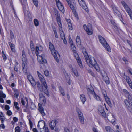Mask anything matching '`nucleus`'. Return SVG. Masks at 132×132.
Here are the masks:
<instances>
[{"label":"nucleus","mask_w":132,"mask_h":132,"mask_svg":"<svg viewBox=\"0 0 132 132\" xmlns=\"http://www.w3.org/2000/svg\"><path fill=\"white\" fill-rule=\"evenodd\" d=\"M98 37L100 43L103 46L104 48L108 51L110 52L111 49L105 39L100 35H98Z\"/></svg>","instance_id":"nucleus-3"},{"label":"nucleus","mask_w":132,"mask_h":132,"mask_svg":"<svg viewBox=\"0 0 132 132\" xmlns=\"http://www.w3.org/2000/svg\"><path fill=\"white\" fill-rule=\"evenodd\" d=\"M73 52L74 53V56L76 59L78 64L81 68H82L83 66L82 64V62L80 59L79 57V56L78 54L76 52V51L75 52Z\"/></svg>","instance_id":"nucleus-7"},{"label":"nucleus","mask_w":132,"mask_h":132,"mask_svg":"<svg viewBox=\"0 0 132 132\" xmlns=\"http://www.w3.org/2000/svg\"><path fill=\"white\" fill-rule=\"evenodd\" d=\"M57 121L55 120H53L50 122V126L52 130H53L54 129L56 124H57Z\"/></svg>","instance_id":"nucleus-9"},{"label":"nucleus","mask_w":132,"mask_h":132,"mask_svg":"<svg viewBox=\"0 0 132 132\" xmlns=\"http://www.w3.org/2000/svg\"><path fill=\"white\" fill-rule=\"evenodd\" d=\"M75 1L73 2L74 5H73L71 2L69 3L68 4L70 8L72 10L73 13L75 14V16L76 17L77 16V14L76 12V10L75 9L76 7L75 5Z\"/></svg>","instance_id":"nucleus-8"},{"label":"nucleus","mask_w":132,"mask_h":132,"mask_svg":"<svg viewBox=\"0 0 132 132\" xmlns=\"http://www.w3.org/2000/svg\"><path fill=\"white\" fill-rule=\"evenodd\" d=\"M37 73L38 75V76L39 79L41 82L42 84L43 85L44 87V90L43 92L46 94L47 96H49L50 95L49 94L48 91L47 90V86L46 82H45V80L44 79V77L43 76L38 72L37 71Z\"/></svg>","instance_id":"nucleus-2"},{"label":"nucleus","mask_w":132,"mask_h":132,"mask_svg":"<svg viewBox=\"0 0 132 132\" xmlns=\"http://www.w3.org/2000/svg\"><path fill=\"white\" fill-rule=\"evenodd\" d=\"M79 118L81 123L83 124L84 122L83 116L82 117H79Z\"/></svg>","instance_id":"nucleus-39"},{"label":"nucleus","mask_w":132,"mask_h":132,"mask_svg":"<svg viewBox=\"0 0 132 132\" xmlns=\"http://www.w3.org/2000/svg\"><path fill=\"white\" fill-rule=\"evenodd\" d=\"M87 29L86 30V32L89 35H91L92 34V25L89 23L88 24L87 27Z\"/></svg>","instance_id":"nucleus-13"},{"label":"nucleus","mask_w":132,"mask_h":132,"mask_svg":"<svg viewBox=\"0 0 132 132\" xmlns=\"http://www.w3.org/2000/svg\"><path fill=\"white\" fill-rule=\"evenodd\" d=\"M58 9L60 10L62 12H63L64 11V8L63 5H62L58 7Z\"/></svg>","instance_id":"nucleus-36"},{"label":"nucleus","mask_w":132,"mask_h":132,"mask_svg":"<svg viewBox=\"0 0 132 132\" xmlns=\"http://www.w3.org/2000/svg\"><path fill=\"white\" fill-rule=\"evenodd\" d=\"M55 14L56 16V20L59 26L60 27H62L60 19V14L57 10H54Z\"/></svg>","instance_id":"nucleus-6"},{"label":"nucleus","mask_w":132,"mask_h":132,"mask_svg":"<svg viewBox=\"0 0 132 132\" xmlns=\"http://www.w3.org/2000/svg\"><path fill=\"white\" fill-rule=\"evenodd\" d=\"M7 114L9 116H11L12 114V113L10 110H8L7 111Z\"/></svg>","instance_id":"nucleus-50"},{"label":"nucleus","mask_w":132,"mask_h":132,"mask_svg":"<svg viewBox=\"0 0 132 132\" xmlns=\"http://www.w3.org/2000/svg\"><path fill=\"white\" fill-rule=\"evenodd\" d=\"M77 111L78 114L82 113L81 111L80 110V109L78 108H77Z\"/></svg>","instance_id":"nucleus-54"},{"label":"nucleus","mask_w":132,"mask_h":132,"mask_svg":"<svg viewBox=\"0 0 132 132\" xmlns=\"http://www.w3.org/2000/svg\"><path fill=\"white\" fill-rule=\"evenodd\" d=\"M9 44L11 48L12 51L13 52H15V45L10 42L9 43Z\"/></svg>","instance_id":"nucleus-22"},{"label":"nucleus","mask_w":132,"mask_h":132,"mask_svg":"<svg viewBox=\"0 0 132 132\" xmlns=\"http://www.w3.org/2000/svg\"><path fill=\"white\" fill-rule=\"evenodd\" d=\"M98 110L103 116L104 117L106 116V113L104 111V109L103 107L101 106H99L98 107Z\"/></svg>","instance_id":"nucleus-10"},{"label":"nucleus","mask_w":132,"mask_h":132,"mask_svg":"<svg viewBox=\"0 0 132 132\" xmlns=\"http://www.w3.org/2000/svg\"><path fill=\"white\" fill-rule=\"evenodd\" d=\"M103 95L107 103L110 106H112V104L110 102V98L108 96H107L106 95V94L105 93L104 94H103Z\"/></svg>","instance_id":"nucleus-18"},{"label":"nucleus","mask_w":132,"mask_h":132,"mask_svg":"<svg viewBox=\"0 0 132 132\" xmlns=\"http://www.w3.org/2000/svg\"><path fill=\"white\" fill-rule=\"evenodd\" d=\"M21 102L22 104L24 105H25V101L23 98L21 99Z\"/></svg>","instance_id":"nucleus-64"},{"label":"nucleus","mask_w":132,"mask_h":132,"mask_svg":"<svg viewBox=\"0 0 132 132\" xmlns=\"http://www.w3.org/2000/svg\"><path fill=\"white\" fill-rule=\"evenodd\" d=\"M127 97L128 101L127 100H125L124 102L126 104L128 109L130 112H132V108L131 107V105H132V97L129 94V95L126 96Z\"/></svg>","instance_id":"nucleus-4"},{"label":"nucleus","mask_w":132,"mask_h":132,"mask_svg":"<svg viewBox=\"0 0 132 132\" xmlns=\"http://www.w3.org/2000/svg\"><path fill=\"white\" fill-rule=\"evenodd\" d=\"M105 128L107 132H114V130L109 126H106Z\"/></svg>","instance_id":"nucleus-25"},{"label":"nucleus","mask_w":132,"mask_h":132,"mask_svg":"<svg viewBox=\"0 0 132 132\" xmlns=\"http://www.w3.org/2000/svg\"><path fill=\"white\" fill-rule=\"evenodd\" d=\"M10 36L11 39H13L14 38V36L12 32L11 31L10 32Z\"/></svg>","instance_id":"nucleus-53"},{"label":"nucleus","mask_w":132,"mask_h":132,"mask_svg":"<svg viewBox=\"0 0 132 132\" xmlns=\"http://www.w3.org/2000/svg\"><path fill=\"white\" fill-rule=\"evenodd\" d=\"M124 8L126 11L127 12L128 14H130V13L132 12L130 8L128 7L127 5H126V6L124 7Z\"/></svg>","instance_id":"nucleus-27"},{"label":"nucleus","mask_w":132,"mask_h":132,"mask_svg":"<svg viewBox=\"0 0 132 132\" xmlns=\"http://www.w3.org/2000/svg\"><path fill=\"white\" fill-rule=\"evenodd\" d=\"M80 98L81 101L83 103V104H84L85 102L86 101V98L85 96L83 94H81L80 95Z\"/></svg>","instance_id":"nucleus-24"},{"label":"nucleus","mask_w":132,"mask_h":132,"mask_svg":"<svg viewBox=\"0 0 132 132\" xmlns=\"http://www.w3.org/2000/svg\"><path fill=\"white\" fill-rule=\"evenodd\" d=\"M0 120L1 121V122L2 123H3L4 122V120H5V118L4 117H1L0 118Z\"/></svg>","instance_id":"nucleus-56"},{"label":"nucleus","mask_w":132,"mask_h":132,"mask_svg":"<svg viewBox=\"0 0 132 132\" xmlns=\"http://www.w3.org/2000/svg\"><path fill=\"white\" fill-rule=\"evenodd\" d=\"M62 27L59 29L60 33V35L62 39H64L65 38V36L64 33L63 31L62 30L61 28Z\"/></svg>","instance_id":"nucleus-23"},{"label":"nucleus","mask_w":132,"mask_h":132,"mask_svg":"<svg viewBox=\"0 0 132 132\" xmlns=\"http://www.w3.org/2000/svg\"><path fill=\"white\" fill-rule=\"evenodd\" d=\"M80 4V6L83 8L87 12L88 11V9L87 8V6L85 4V2L84 0V2H82V3L81 2Z\"/></svg>","instance_id":"nucleus-19"},{"label":"nucleus","mask_w":132,"mask_h":132,"mask_svg":"<svg viewBox=\"0 0 132 132\" xmlns=\"http://www.w3.org/2000/svg\"><path fill=\"white\" fill-rule=\"evenodd\" d=\"M102 77H103V80L106 82L107 84H108L109 83V81L108 80V77L106 76V77H105L106 78H105V75H102Z\"/></svg>","instance_id":"nucleus-28"},{"label":"nucleus","mask_w":132,"mask_h":132,"mask_svg":"<svg viewBox=\"0 0 132 132\" xmlns=\"http://www.w3.org/2000/svg\"><path fill=\"white\" fill-rule=\"evenodd\" d=\"M22 68L23 72L24 73H27V63H22Z\"/></svg>","instance_id":"nucleus-20"},{"label":"nucleus","mask_w":132,"mask_h":132,"mask_svg":"<svg viewBox=\"0 0 132 132\" xmlns=\"http://www.w3.org/2000/svg\"><path fill=\"white\" fill-rule=\"evenodd\" d=\"M10 108V107L8 105H6L5 106V109L6 110H8Z\"/></svg>","instance_id":"nucleus-58"},{"label":"nucleus","mask_w":132,"mask_h":132,"mask_svg":"<svg viewBox=\"0 0 132 132\" xmlns=\"http://www.w3.org/2000/svg\"><path fill=\"white\" fill-rule=\"evenodd\" d=\"M83 54L86 62L89 65L94 66V67L98 71H100V68L97 64L95 60L93 57H92L91 56L88 55L86 51V50L83 48L82 50Z\"/></svg>","instance_id":"nucleus-1"},{"label":"nucleus","mask_w":132,"mask_h":132,"mask_svg":"<svg viewBox=\"0 0 132 132\" xmlns=\"http://www.w3.org/2000/svg\"><path fill=\"white\" fill-rule=\"evenodd\" d=\"M71 70L72 72L73 73L75 76H76L77 77L78 76L77 70L76 69L72 68L71 69Z\"/></svg>","instance_id":"nucleus-26"},{"label":"nucleus","mask_w":132,"mask_h":132,"mask_svg":"<svg viewBox=\"0 0 132 132\" xmlns=\"http://www.w3.org/2000/svg\"><path fill=\"white\" fill-rule=\"evenodd\" d=\"M3 53V57L4 60H5L7 58L6 57V56L5 54H4V52L3 51H2Z\"/></svg>","instance_id":"nucleus-49"},{"label":"nucleus","mask_w":132,"mask_h":132,"mask_svg":"<svg viewBox=\"0 0 132 132\" xmlns=\"http://www.w3.org/2000/svg\"><path fill=\"white\" fill-rule=\"evenodd\" d=\"M22 59L23 62L22 63H27V59L26 57L22 58Z\"/></svg>","instance_id":"nucleus-45"},{"label":"nucleus","mask_w":132,"mask_h":132,"mask_svg":"<svg viewBox=\"0 0 132 132\" xmlns=\"http://www.w3.org/2000/svg\"><path fill=\"white\" fill-rule=\"evenodd\" d=\"M40 100L41 101H42L43 102L45 103L46 102V99L45 97H43L41 98L40 99Z\"/></svg>","instance_id":"nucleus-51"},{"label":"nucleus","mask_w":132,"mask_h":132,"mask_svg":"<svg viewBox=\"0 0 132 132\" xmlns=\"http://www.w3.org/2000/svg\"><path fill=\"white\" fill-rule=\"evenodd\" d=\"M15 132H20V127L18 126L16 127L15 129Z\"/></svg>","instance_id":"nucleus-41"},{"label":"nucleus","mask_w":132,"mask_h":132,"mask_svg":"<svg viewBox=\"0 0 132 132\" xmlns=\"http://www.w3.org/2000/svg\"><path fill=\"white\" fill-rule=\"evenodd\" d=\"M68 24L69 29L70 30H72L73 29V28L72 27V25L71 23H68Z\"/></svg>","instance_id":"nucleus-43"},{"label":"nucleus","mask_w":132,"mask_h":132,"mask_svg":"<svg viewBox=\"0 0 132 132\" xmlns=\"http://www.w3.org/2000/svg\"><path fill=\"white\" fill-rule=\"evenodd\" d=\"M94 96V98L96 99L98 101H100V99L99 97L97 95H96L95 93L94 95H93Z\"/></svg>","instance_id":"nucleus-33"},{"label":"nucleus","mask_w":132,"mask_h":132,"mask_svg":"<svg viewBox=\"0 0 132 132\" xmlns=\"http://www.w3.org/2000/svg\"><path fill=\"white\" fill-rule=\"evenodd\" d=\"M121 3L124 7L126 6V5H127L126 3L123 1H121Z\"/></svg>","instance_id":"nucleus-57"},{"label":"nucleus","mask_w":132,"mask_h":132,"mask_svg":"<svg viewBox=\"0 0 132 132\" xmlns=\"http://www.w3.org/2000/svg\"><path fill=\"white\" fill-rule=\"evenodd\" d=\"M123 92L125 93L126 96L127 95H129V94L128 92L126 89H124L123 90Z\"/></svg>","instance_id":"nucleus-52"},{"label":"nucleus","mask_w":132,"mask_h":132,"mask_svg":"<svg viewBox=\"0 0 132 132\" xmlns=\"http://www.w3.org/2000/svg\"><path fill=\"white\" fill-rule=\"evenodd\" d=\"M15 93L14 94V96L18 97L19 96V94L17 91H15Z\"/></svg>","instance_id":"nucleus-59"},{"label":"nucleus","mask_w":132,"mask_h":132,"mask_svg":"<svg viewBox=\"0 0 132 132\" xmlns=\"http://www.w3.org/2000/svg\"><path fill=\"white\" fill-rule=\"evenodd\" d=\"M83 27L84 30L86 31V30L87 29V27L86 25L85 24L84 25H83Z\"/></svg>","instance_id":"nucleus-62"},{"label":"nucleus","mask_w":132,"mask_h":132,"mask_svg":"<svg viewBox=\"0 0 132 132\" xmlns=\"http://www.w3.org/2000/svg\"><path fill=\"white\" fill-rule=\"evenodd\" d=\"M38 106L39 107L38 108V110L41 113V114L42 116H44L45 115V114L44 112V109L41 106V104H38Z\"/></svg>","instance_id":"nucleus-16"},{"label":"nucleus","mask_w":132,"mask_h":132,"mask_svg":"<svg viewBox=\"0 0 132 132\" xmlns=\"http://www.w3.org/2000/svg\"><path fill=\"white\" fill-rule=\"evenodd\" d=\"M33 3L34 5L37 7L38 6V0H33Z\"/></svg>","instance_id":"nucleus-40"},{"label":"nucleus","mask_w":132,"mask_h":132,"mask_svg":"<svg viewBox=\"0 0 132 132\" xmlns=\"http://www.w3.org/2000/svg\"><path fill=\"white\" fill-rule=\"evenodd\" d=\"M87 89L88 92L87 93L88 94L89 97V94H91L93 95L94 94H95V93L92 87H90L89 88H87Z\"/></svg>","instance_id":"nucleus-21"},{"label":"nucleus","mask_w":132,"mask_h":132,"mask_svg":"<svg viewBox=\"0 0 132 132\" xmlns=\"http://www.w3.org/2000/svg\"><path fill=\"white\" fill-rule=\"evenodd\" d=\"M66 79L67 80V83L69 85H70V78L68 76H67V77H66Z\"/></svg>","instance_id":"nucleus-44"},{"label":"nucleus","mask_w":132,"mask_h":132,"mask_svg":"<svg viewBox=\"0 0 132 132\" xmlns=\"http://www.w3.org/2000/svg\"><path fill=\"white\" fill-rule=\"evenodd\" d=\"M2 128L3 129L5 128V126L4 124H2L0 125V128Z\"/></svg>","instance_id":"nucleus-61"},{"label":"nucleus","mask_w":132,"mask_h":132,"mask_svg":"<svg viewBox=\"0 0 132 132\" xmlns=\"http://www.w3.org/2000/svg\"><path fill=\"white\" fill-rule=\"evenodd\" d=\"M30 48L32 51V52L35 50L33 42L32 41L30 42Z\"/></svg>","instance_id":"nucleus-30"},{"label":"nucleus","mask_w":132,"mask_h":132,"mask_svg":"<svg viewBox=\"0 0 132 132\" xmlns=\"http://www.w3.org/2000/svg\"><path fill=\"white\" fill-rule=\"evenodd\" d=\"M56 4L58 7H59V6H61L62 5V4L60 2H59L58 3H57V4Z\"/></svg>","instance_id":"nucleus-63"},{"label":"nucleus","mask_w":132,"mask_h":132,"mask_svg":"<svg viewBox=\"0 0 132 132\" xmlns=\"http://www.w3.org/2000/svg\"><path fill=\"white\" fill-rule=\"evenodd\" d=\"M126 80L127 82L128 83L131 82L130 78L128 76H126Z\"/></svg>","instance_id":"nucleus-37"},{"label":"nucleus","mask_w":132,"mask_h":132,"mask_svg":"<svg viewBox=\"0 0 132 132\" xmlns=\"http://www.w3.org/2000/svg\"><path fill=\"white\" fill-rule=\"evenodd\" d=\"M54 34L55 37L56 38H58V36L57 35V33L56 31V29H54Z\"/></svg>","instance_id":"nucleus-47"},{"label":"nucleus","mask_w":132,"mask_h":132,"mask_svg":"<svg viewBox=\"0 0 132 132\" xmlns=\"http://www.w3.org/2000/svg\"><path fill=\"white\" fill-rule=\"evenodd\" d=\"M36 84L37 85V88L39 91L43 92L44 90V87L38 81L36 82Z\"/></svg>","instance_id":"nucleus-14"},{"label":"nucleus","mask_w":132,"mask_h":132,"mask_svg":"<svg viewBox=\"0 0 132 132\" xmlns=\"http://www.w3.org/2000/svg\"><path fill=\"white\" fill-rule=\"evenodd\" d=\"M34 23L35 26L37 27L39 25V22L38 20L37 19H34Z\"/></svg>","instance_id":"nucleus-29"},{"label":"nucleus","mask_w":132,"mask_h":132,"mask_svg":"<svg viewBox=\"0 0 132 132\" xmlns=\"http://www.w3.org/2000/svg\"><path fill=\"white\" fill-rule=\"evenodd\" d=\"M14 106L16 109L18 110L19 109V108L17 106L18 103L16 102H14Z\"/></svg>","instance_id":"nucleus-42"},{"label":"nucleus","mask_w":132,"mask_h":132,"mask_svg":"<svg viewBox=\"0 0 132 132\" xmlns=\"http://www.w3.org/2000/svg\"><path fill=\"white\" fill-rule=\"evenodd\" d=\"M44 73L45 76H48L49 75V71L47 70H45L44 72Z\"/></svg>","instance_id":"nucleus-48"},{"label":"nucleus","mask_w":132,"mask_h":132,"mask_svg":"<svg viewBox=\"0 0 132 132\" xmlns=\"http://www.w3.org/2000/svg\"><path fill=\"white\" fill-rule=\"evenodd\" d=\"M25 57H26L25 55V52L24 51V50H23L22 51V58H23Z\"/></svg>","instance_id":"nucleus-46"},{"label":"nucleus","mask_w":132,"mask_h":132,"mask_svg":"<svg viewBox=\"0 0 132 132\" xmlns=\"http://www.w3.org/2000/svg\"><path fill=\"white\" fill-rule=\"evenodd\" d=\"M27 78L30 82L32 85L33 86H34L36 84L35 81L34 80L32 77L31 75H29L27 76Z\"/></svg>","instance_id":"nucleus-15"},{"label":"nucleus","mask_w":132,"mask_h":132,"mask_svg":"<svg viewBox=\"0 0 132 132\" xmlns=\"http://www.w3.org/2000/svg\"><path fill=\"white\" fill-rule=\"evenodd\" d=\"M113 9L114 11L115 14H116L117 15L119 14V12L116 7H113Z\"/></svg>","instance_id":"nucleus-32"},{"label":"nucleus","mask_w":132,"mask_h":132,"mask_svg":"<svg viewBox=\"0 0 132 132\" xmlns=\"http://www.w3.org/2000/svg\"><path fill=\"white\" fill-rule=\"evenodd\" d=\"M49 46L50 50L54 49V46L51 42L49 43Z\"/></svg>","instance_id":"nucleus-38"},{"label":"nucleus","mask_w":132,"mask_h":132,"mask_svg":"<svg viewBox=\"0 0 132 132\" xmlns=\"http://www.w3.org/2000/svg\"><path fill=\"white\" fill-rule=\"evenodd\" d=\"M43 50L42 47L40 45L37 46L36 47L35 53L36 55H38Z\"/></svg>","instance_id":"nucleus-12"},{"label":"nucleus","mask_w":132,"mask_h":132,"mask_svg":"<svg viewBox=\"0 0 132 132\" xmlns=\"http://www.w3.org/2000/svg\"><path fill=\"white\" fill-rule=\"evenodd\" d=\"M51 53L54 57L55 60L57 62H58L59 61V60L57 56V52H56L54 49L53 50H51Z\"/></svg>","instance_id":"nucleus-11"},{"label":"nucleus","mask_w":132,"mask_h":132,"mask_svg":"<svg viewBox=\"0 0 132 132\" xmlns=\"http://www.w3.org/2000/svg\"><path fill=\"white\" fill-rule=\"evenodd\" d=\"M38 61L41 64H45L46 63V60L44 59L45 55L44 54H41V55H37Z\"/></svg>","instance_id":"nucleus-5"},{"label":"nucleus","mask_w":132,"mask_h":132,"mask_svg":"<svg viewBox=\"0 0 132 132\" xmlns=\"http://www.w3.org/2000/svg\"><path fill=\"white\" fill-rule=\"evenodd\" d=\"M6 97L5 95L3 93V92L2 91H0V97H2L3 98H5Z\"/></svg>","instance_id":"nucleus-31"},{"label":"nucleus","mask_w":132,"mask_h":132,"mask_svg":"<svg viewBox=\"0 0 132 132\" xmlns=\"http://www.w3.org/2000/svg\"><path fill=\"white\" fill-rule=\"evenodd\" d=\"M39 95L40 99L41 98L45 97V96H44L43 94L42 93H40L39 94Z\"/></svg>","instance_id":"nucleus-60"},{"label":"nucleus","mask_w":132,"mask_h":132,"mask_svg":"<svg viewBox=\"0 0 132 132\" xmlns=\"http://www.w3.org/2000/svg\"><path fill=\"white\" fill-rule=\"evenodd\" d=\"M59 90L61 92V94H62L63 96L65 95V93L64 92V91L62 87H60L59 88Z\"/></svg>","instance_id":"nucleus-35"},{"label":"nucleus","mask_w":132,"mask_h":132,"mask_svg":"<svg viewBox=\"0 0 132 132\" xmlns=\"http://www.w3.org/2000/svg\"><path fill=\"white\" fill-rule=\"evenodd\" d=\"M123 61H124L125 63L127 64L128 63V61L126 60L125 57H124L122 59Z\"/></svg>","instance_id":"nucleus-55"},{"label":"nucleus","mask_w":132,"mask_h":132,"mask_svg":"<svg viewBox=\"0 0 132 132\" xmlns=\"http://www.w3.org/2000/svg\"><path fill=\"white\" fill-rule=\"evenodd\" d=\"M71 47L73 52H75L76 51V48L74 44L71 45Z\"/></svg>","instance_id":"nucleus-34"},{"label":"nucleus","mask_w":132,"mask_h":132,"mask_svg":"<svg viewBox=\"0 0 132 132\" xmlns=\"http://www.w3.org/2000/svg\"><path fill=\"white\" fill-rule=\"evenodd\" d=\"M76 41L77 45L78 47L80 48L81 47V41L79 36H77L76 38Z\"/></svg>","instance_id":"nucleus-17"}]
</instances>
